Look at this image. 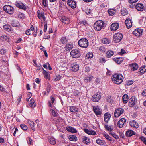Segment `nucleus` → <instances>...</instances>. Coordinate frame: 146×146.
<instances>
[{
	"instance_id": "f257e3e1",
	"label": "nucleus",
	"mask_w": 146,
	"mask_h": 146,
	"mask_svg": "<svg viewBox=\"0 0 146 146\" xmlns=\"http://www.w3.org/2000/svg\"><path fill=\"white\" fill-rule=\"evenodd\" d=\"M123 76L120 74H114L112 76V81L117 84H121L123 81Z\"/></svg>"
},
{
	"instance_id": "f03ea898",
	"label": "nucleus",
	"mask_w": 146,
	"mask_h": 146,
	"mask_svg": "<svg viewBox=\"0 0 146 146\" xmlns=\"http://www.w3.org/2000/svg\"><path fill=\"white\" fill-rule=\"evenodd\" d=\"M105 25L104 22L101 20L97 21L94 25V27L95 30L100 31L103 28Z\"/></svg>"
},
{
	"instance_id": "7ed1b4c3",
	"label": "nucleus",
	"mask_w": 146,
	"mask_h": 146,
	"mask_svg": "<svg viewBox=\"0 0 146 146\" xmlns=\"http://www.w3.org/2000/svg\"><path fill=\"white\" fill-rule=\"evenodd\" d=\"M79 45L82 47L86 48L88 45V42L87 39L85 38L80 39L78 41Z\"/></svg>"
},
{
	"instance_id": "20e7f679",
	"label": "nucleus",
	"mask_w": 146,
	"mask_h": 146,
	"mask_svg": "<svg viewBox=\"0 0 146 146\" xmlns=\"http://www.w3.org/2000/svg\"><path fill=\"white\" fill-rule=\"evenodd\" d=\"M70 55L74 58H78L81 56L80 50L77 49H74L70 52Z\"/></svg>"
},
{
	"instance_id": "39448f33",
	"label": "nucleus",
	"mask_w": 146,
	"mask_h": 146,
	"mask_svg": "<svg viewBox=\"0 0 146 146\" xmlns=\"http://www.w3.org/2000/svg\"><path fill=\"white\" fill-rule=\"evenodd\" d=\"M3 9L7 13L10 14H12L14 12L13 7L9 5H5L3 7Z\"/></svg>"
},
{
	"instance_id": "423d86ee",
	"label": "nucleus",
	"mask_w": 146,
	"mask_h": 146,
	"mask_svg": "<svg viewBox=\"0 0 146 146\" xmlns=\"http://www.w3.org/2000/svg\"><path fill=\"white\" fill-rule=\"evenodd\" d=\"M122 38V34L120 33H117L114 35L113 40L115 43H118L121 40Z\"/></svg>"
},
{
	"instance_id": "0eeeda50",
	"label": "nucleus",
	"mask_w": 146,
	"mask_h": 146,
	"mask_svg": "<svg viewBox=\"0 0 146 146\" xmlns=\"http://www.w3.org/2000/svg\"><path fill=\"white\" fill-rule=\"evenodd\" d=\"M137 102V98L134 96H132L129 100V105L130 107H133L135 105Z\"/></svg>"
},
{
	"instance_id": "6e6552de",
	"label": "nucleus",
	"mask_w": 146,
	"mask_h": 146,
	"mask_svg": "<svg viewBox=\"0 0 146 146\" xmlns=\"http://www.w3.org/2000/svg\"><path fill=\"white\" fill-rule=\"evenodd\" d=\"M124 112L123 109L119 108H117L114 112V116L115 117H118L123 114Z\"/></svg>"
},
{
	"instance_id": "1a4fd4ad",
	"label": "nucleus",
	"mask_w": 146,
	"mask_h": 146,
	"mask_svg": "<svg viewBox=\"0 0 146 146\" xmlns=\"http://www.w3.org/2000/svg\"><path fill=\"white\" fill-rule=\"evenodd\" d=\"M93 109L96 115H100L102 114V110L98 106H93Z\"/></svg>"
},
{
	"instance_id": "9d476101",
	"label": "nucleus",
	"mask_w": 146,
	"mask_h": 146,
	"mask_svg": "<svg viewBox=\"0 0 146 146\" xmlns=\"http://www.w3.org/2000/svg\"><path fill=\"white\" fill-rule=\"evenodd\" d=\"M101 97L100 93L99 92H98L92 96V100L93 102H98L100 100Z\"/></svg>"
},
{
	"instance_id": "9b49d317",
	"label": "nucleus",
	"mask_w": 146,
	"mask_h": 146,
	"mask_svg": "<svg viewBox=\"0 0 146 146\" xmlns=\"http://www.w3.org/2000/svg\"><path fill=\"white\" fill-rule=\"evenodd\" d=\"M143 31L142 29H137L133 31V33L135 35L139 37L142 35Z\"/></svg>"
},
{
	"instance_id": "f8f14e48",
	"label": "nucleus",
	"mask_w": 146,
	"mask_h": 146,
	"mask_svg": "<svg viewBox=\"0 0 146 146\" xmlns=\"http://www.w3.org/2000/svg\"><path fill=\"white\" fill-rule=\"evenodd\" d=\"M61 21L65 24H68L70 23V20L67 17L63 16L60 17Z\"/></svg>"
},
{
	"instance_id": "ddd939ff",
	"label": "nucleus",
	"mask_w": 146,
	"mask_h": 146,
	"mask_svg": "<svg viewBox=\"0 0 146 146\" xmlns=\"http://www.w3.org/2000/svg\"><path fill=\"white\" fill-rule=\"evenodd\" d=\"M126 120L124 118H121L117 123V126L119 128H122L126 122Z\"/></svg>"
},
{
	"instance_id": "4468645a",
	"label": "nucleus",
	"mask_w": 146,
	"mask_h": 146,
	"mask_svg": "<svg viewBox=\"0 0 146 146\" xmlns=\"http://www.w3.org/2000/svg\"><path fill=\"white\" fill-rule=\"evenodd\" d=\"M15 5L16 6L20 9L25 10L26 9V7L23 3L20 2H16L15 3Z\"/></svg>"
},
{
	"instance_id": "2eb2a0df",
	"label": "nucleus",
	"mask_w": 146,
	"mask_h": 146,
	"mask_svg": "<svg viewBox=\"0 0 146 146\" xmlns=\"http://www.w3.org/2000/svg\"><path fill=\"white\" fill-rule=\"evenodd\" d=\"M119 25V24L117 23H113L110 26L111 30L112 31L116 30L118 28Z\"/></svg>"
},
{
	"instance_id": "dca6fc26",
	"label": "nucleus",
	"mask_w": 146,
	"mask_h": 146,
	"mask_svg": "<svg viewBox=\"0 0 146 146\" xmlns=\"http://www.w3.org/2000/svg\"><path fill=\"white\" fill-rule=\"evenodd\" d=\"M37 14H38V17L39 19L45 20V17L44 16V14L43 12H40V10L37 11Z\"/></svg>"
},
{
	"instance_id": "f3484780",
	"label": "nucleus",
	"mask_w": 146,
	"mask_h": 146,
	"mask_svg": "<svg viewBox=\"0 0 146 146\" xmlns=\"http://www.w3.org/2000/svg\"><path fill=\"white\" fill-rule=\"evenodd\" d=\"M68 4L72 8L74 9L76 7V3L75 1L72 0H68Z\"/></svg>"
},
{
	"instance_id": "a211bd4d",
	"label": "nucleus",
	"mask_w": 146,
	"mask_h": 146,
	"mask_svg": "<svg viewBox=\"0 0 146 146\" xmlns=\"http://www.w3.org/2000/svg\"><path fill=\"white\" fill-rule=\"evenodd\" d=\"M136 9L138 11H142L144 9V6L141 3H138L135 6Z\"/></svg>"
},
{
	"instance_id": "6ab92c4d",
	"label": "nucleus",
	"mask_w": 146,
	"mask_h": 146,
	"mask_svg": "<svg viewBox=\"0 0 146 146\" xmlns=\"http://www.w3.org/2000/svg\"><path fill=\"white\" fill-rule=\"evenodd\" d=\"M125 23L127 28H130L131 27L132 23L130 19H127L125 21Z\"/></svg>"
},
{
	"instance_id": "aec40b11",
	"label": "nucleus",
	"mask_w": 146,
	"mask_h": 146,
	"mask_svg": "<svg viewBox=\"0 0 146 146\" xmlns=\"http://www.w3.org/2000/svg\"><path fill=\"white\" fill-rule=\"evenodd\" d=\"M72 69L74 72H76L79 70V66L76 63H74L71 65Z\"/></svg>"
},
{
	"instance_id": "412c9836",
	"label": "nucleus",
	"mask_w": 146,
	"mask_h": 146,
	"mask_svg": "<svg viewBox=\"0 0 146 146\" xmlns=\"http://www.w3.org/2000/svg\"><path fill=\"white\" fill-rule=\"evenodd\" d=\"M3 27L5 30L8 32H13V30L12 29L11 26L8 24H6L3 25Z\"/></svg>"
},
{
	"instance_id": "4be33fe9",
	"label": "nucleus",
	"mask_w": 146,
	"mask_h": 146,
	"mask_svg": "<svg viewBox=\"0 0 146 146\" xmlns=\"http://www.w3.org/2000/svg\"><path fill=\"white\" fill-rule=\"evenodd\" d=\"M11 24L12 26L15 27H19L21 26L19 22L17 20H12L11 21Z\"/></svg>"
},
{
	"instance_id": "5701e85b",
	"label": "nucleus",
	"mask_w": 146,
	"mask_h": 146,
	"mask_svg": "<svg viewBox=\"0 0 146 146\" xmlns=\"http://www.w3.org/2000/svg\"><path fill=\"white\" fill-rule=\"evenodd\" d=\"M129 66L131 68L132 71L137 70L138 68V66L136 63H133L129 64Z\"/></svg>"
},
{
	"instance_id": "b1692460",
	"label": "nucleus",
	"mask_w": 146,
	"mask_h": 146,
	"mask_svg": "<svg viewBox=\"0 0 146 146\" xmlns=\"http://www.w3.org/2000/svg\"><path fill=\"white\" fill-rule=\"evenodd\" d=\"M110 117L111 115L109 113H105L104 116V120L105 121L106 123H108Z\"/></svg>"
},
{
	"instance_id": "393cba45",
	"label": "nucleus",
	"mask_w": 146,
	"mask_h": 146,
	"mask_svg": "<svg viewBox=\"0 0 146 146\" xmlns=\"http://www.w3.org/2000/svg\"><path fill=\"white\" fill-rule=\"evenodd\" d=\"M84 132L89 135H95L96 134V132L93 130H89L87 129H84Z\"/></svg>"
},
{
	"instance_id": "a878e982",
	"label": "nucleus",
	"mask_w": 146,
	"mask_h": 146,
	"mask_svg": "<svg viewBox=\"0 0 146 146\" xmlns=\"http://www.w3.org/2000/svg\"><path fill=\"white\" fill-rule=\"evenodd\" d=\"M130 124L131 127H135L136 128H137L139 127L138 123L134 120L131 121L130 122Z\"/></svg>"
},
{
	"instance_id": "bb28decb",
	"label": "nucleus",
	"mask_w": 146,
	"mask_h": 146,
	"mask_svg": "<svg viewBox=\"0 0 146 146\" xmlns=\"http://www.w3.org/2000/svg\"><path fill=\"white\" fill-rule=\"evenodd\" d=\"M82 139L83 142L84 144L89 145L90 143V139L86 137H83Z\"/></svg>"
},
{
	"instance_id": "cd10ccee",
	"label": "nucleus",
	"mask_w": 146,
	"mask_h": 146,
	"mask_svg": "<svg viewBox=\"0 0 146 146\" xmlns=\"http://www.w3.org/2000/svg\"><path fill=\"white\" fill-rule=\"evenodd\" d=\"M135 133L133 131L131 130H128L126 132L125 135L126 136L130 137L134 135Z\"/></svg>"
},
{
	"instance_id": "c85d7f7f",
	"label": "nucleus",
	"mask_w": 146,
	"mask_h": 146,
	"mask_svg": "<svg viewBox=\"0 0 146 146\" xmlns=\"http://www.w3.org/2000/svg\"><path fill=\"white\" fill-rule=\"evenodd\" d=\"M28 123L30 125L32 130L33 131H35V129L34 127L35 123L33 121L29 120H28Z\"/></svg>"
},
{
	"instance_id": "c756f323",
	"label": "nucleus",
	"mask_w": 146,
	"mask_h": 146,
	"mask_svg": "<svg viewBox=\"0 0 146 146\" xmlns=\"http://www.w3.org/2000/svg\"><path fill=\"white\" fill-rule=\"evenodd\" d=\"M129 99L128 96L126 94H124L122 97V100L124 103H126Z\"/></svg>"
},
{
	"instance_id": "7c9ffc66",
	"label": "nucleus",
	"mask_w": 146,
	"mask_h": 146,
	"mask_svg": "<svg viewBox=\"0 0 146 146\" xmlns=\"http://www.w3.org/2000/svg\"><path fill=\"white\" fill-rule=\"evenodd\" d=\"M66 129L68 131L73 133H76L77 131L76 129L71 127H67Z\"/></svg>"
},
{
	"instance_id": "2f4dec72",
	"label": "nucleus",
	"mask_w": 146,
	"mask_h": 146,
	"mask_svg": "<svg viewBox=\"0 0 146 146\" xmlns=\"http://www.w3.org/2000/svg\"><path fill=\"white\" fill-rule=\"evenodd\" d=\"M69 110L72 112H76L78 111V108L74 106L70 107Z\"/></svg>"
},
{
	"instance_id": "473e14b6",
	"label": "nucleus",
	"mask_w": 146,
	"mask_h": 146,
	"mask_svg": "<svg viewBox=\"0 0 146 146\" xmlns=\"http://www.w3.org/2000/svg\"><path fill=\"white\" fill-rule=\"evenodd\" d=\"M48 141L52 145H54L56 143L55 139L53 137H50L48 138Z\"/></svg>"
},
{
	"instance_id": "72a5a7b5",
	"label": "nucleus",
	"mask_w": 146,
	"mask_h": 146,
	"mask_svg": "<svg viewBox=\"0 0 146 146\" xmlns=\"http://www.w3.org/2000/svg\"><path fill=\"white\" fill-rule=\"evenodd\" d=\"M43 73L44 74V75L45 78L46 79H50V74L44 70Z\"/></svg>"
},
{
	"instance_id": "f704fd0d",
	"label": "nucleus",
	"mask_w": 146,
	"mask_h": 146,
	"mask_svg": "<svg viewBox=\"0 0 146 146\" xmlns=\"http://www.w3.org/2000/svg\"><path fill=\"white\" fill-rule=\"evenodd\" d=\"M102 42L104 44H107L110 42V40L106 38H103L102 40Z\"/></svg>"
},
{
	"instance_id": "c9c22d12",
	"label": "nucleus",
	"mask_w": 146,
	"mask_h": 146,
	"mask_svg": "<svg viewBox=\"0 0 146 146\" xmlns=\"http://www.w3.org/2000/svg\"><path fill=\"white\" fill-rule=\"evenodd\" d=\"M68 41V40L66 37H62L60 39V42L62 44H66Z\"/></svg>"
},
{
	"instance_id": "e433bc0d",
	"label": "nucleus",
	"mask_w": 146,
	"mask_h": 146,
	"mask_svg": "<svg viewBox=\"0 0 146 146\" xmlns=\"http://www.w3.org/2000/svg\"><path fill=\"white\" fill-rule=\"evenodd\" d=\"M51 88V86L48 83L47 84V88L46 89V90L47 92V93H46V92H45L44 93L45 94L47 95L48 94L50 91Z\"/></svg>"
},
{
	"instance_id": "4c0bfd02",
	"label": "nucleus",
	"mask_w": 146,
	"mask_h": 146,
	"mask_svg": "<svg viewBox=\"0 0 146 146\" xmlns=\"http://www.w3.org/2000/svg\"><path fill=\"white\" fill-rule=\"evenodd\" d=\"M139 71L142 74H143L146 72V66H142L139 69Z\"/></svg>"
},
{
	"instance_id": "58836bf2",
	"label": "nucleus",
	"mask_w": 146,
	"mask_h": 146,
	"mask_svg": "<svg viewBox=\"0 0 146 146\" xmlns=\"http://www.w3.org/2000/svg\"><path fill=\"white\" fill-rule=\"evenodd\" d=\"M96 142L99 145H103L106 144V143L104 141L100 139H98L96 140Z\"/></svg>"
},
{
	"instance_id": "ea45409f",
	"label": "nucleus",
	"mask_w": 146,
	"mask_h": 146,
	"mask_svg": "<svg viewBox=\"0 0 146 146\" xmlns=\"http://www.w3.org/2000/svg\"><path fill=\"white\" fill-rule=\"evenodd\" d=\"M69 139L70 141H76L77 140V138L74 135H70L69 137Z\"/></svg>"
},
{
	"instance_id": "a19ab883",
	"label": "nucleus",
	"mask_w": 146,
	"mask_h": 146,
	"mask_svg": "<svg viewBox=\"0 0 146 146\" xmlns=\"http://www.w3.org/2000/svg\"><path fill=\"white\" fill-rule=\"evenodd\" d=\"M104 127L106 130L110 131V132L113 129V128L111 126H108V125H105Z\"/></svg>"
},
{
	"instance_id": "79ce46f5",
	"label": "nucleus",
	"mask_w": 146,
	"mask_h": 146,
	"mask_svg": "<svg viewBox=\"0 0 146 146\" xmlns=\"http://www.w3.org/2000/svg\"><path fill=\"white\" fill-rule=\"evenodd\" d=\"M106 54H107V57H110L113 55L114 53L113 51L109 50L107 52Z\"/></svg>"
},
{
	"instance_id": "37998d69",
	"label": "nucleus",
	"mask_w": 146,
	"mask_h": 146,
	"mask_svg": "<svg viewBox=\"0 0 146 146\" xmlns=\"http://www.w3.org/2000/svg\"><path fill=\"white\" fill-rule=\"evenodd\" d=\"M30 106L33 107H35L36 106L35 103V101L34 100L32 99H31L30 100Z\"/></svg>"
},
{
	"instance_id": "c03bdc74",
	"label": "nucleus",
	"mask_w": 146,
	"mask_h": 146,
	"mask_svg": "<svg viewBox=\"0 0 146 146\" xmlns=\"http://www.w3.org/2000/svg\"><path fill=\"white\" fill-rule=\"evenodd\" d=\"M93 78V76H92L87 77L85 78L84 81L86 82H90L92 80Z\"/></svg>"
},
{
	"instance_id": "a18cd8bd",
	"label": "nucleus",
	"mask_w": 146,
	"mask_h": 146,
	"mask_svg": "<svg viewBox=\"0 0 146 146\" xmlns=\"http://www.w3.org/2000/svg\"><path fill=\"white\" fill-rule=\"evenodd\" d=\"M73 47V45L70 44H67L66 45V48L67 50H70L72 49Z\"/></svg>"
},
{
	"instance_id": "49530a36",
	"label": "nucleus",
	"mask_w": 146,
	"mask_h": 146,
	"mask_svg": "<svg viewBox=\"0 0 146 146\" xmlns=\"http://www.w3.org/2000/svg\"><path fill=\"white\" fill-rule=\"evenodd\" d=\"M108 12L110 15L112 16L115 13V11L113 9H110L108 10Z\"/></svg>"
},
{
	"instance_id": "de8ad7c7",
	"label": "nucleus",
	"mask_w": 146,
	"mask_h": 146,
	"mask_svg": "<svg viewBox=\"0 0 146 146\" xmlns=\"http://www.w3.org/2000/svg\"><path fill=\"white\" fill-rule=\"evenodd\" d=\"M93 54L92 53L89 52L86 54V58L87 59L92 58L93 57Z\"/></svg>"
},
{
	"instance_id": "09e8293b",
	"label": "nucleus",
	"mask_w": 146,
	"mask_h": 146,
	"mask_svg": "<svg viewBox=\"0 0 146 146\" xmlns=\"http://www.w3.org/2000/svg\"><path fill=\"white\" fill-rule=\"evenodd\" d=\"M55 99L54 97H51V101H49L48 102V106L50 107H52L53 106V105H52L51 104V102L52 103H53L54 102Z\"/></svg>"
},
{
	"instance_id": "8fccbe9b",
	"label": "nucleus",
	"mask_w": 146,
	"mask_h": 146,
	"mask_svg": "<svg viewBox=\"0 0 146 146\" xmlns=\"http://www.w3.org/2000/svg\"><path fill=\"white\" fill-rule=\"evenodd\" d=\"M103 135L108 140L110 141H112L111 137H110V136L108 134L104 133Z\"/></svg>"
},
{
	"instance_id": "3c124183",
	"label": "nucleus",
	"mask_w": 146,
	"mask_h": 146,
	"mask_svg": "<svg viewBox=\"0 0 146 146\" xmlns=\"http://www.w3.org/2000/svg\"><path fill=\"white\" fill-rule=\"evenodd\" d=\"M110 133L112 135L115 139H119V137L118 135H116L112 132H111Z\"/></svg>"
},
{
	"instance_id": "603ef678",
	"label": "nucleus",
	"mask_w": 146,
	"mask_h": 146,
	"mask_svg": "<svg viewBox=\"0 0 146 146\" xmlns=\"http://www.w3.org/2000/svg\"><path fill=\"white\" fill-rule=\"evenodd\" d=\"M21 128L24 130H26L27 129V126L24 124H21L20 125Z\"/></svg>"
},
{
	"instance_id": "864d4df0",
	"label": "nucleus",
	"mask_w": 146,
	"mask_h": 146,
	"mask_svg": "<svg viewBox=\"0 0 146 146\" xmlns=\"http://www.w3.org/2000/svg\"><path fill=\"white\" fill-rule=\"evenodd\" d=\"M80 29L81 31H84L86 29L85 25H82L80 26Z\"/></svg>"
},
{
	"instance_id": "5fc2aeb1",
	"label": "nucleus",
	"mask_w": 146,
	"mask_h": 146,
	"mask_svg": "<svg viewBox=\"0 0 146 146\" xmlns=\"http://www.w3.org/2000/svg\"><path fill=\"white\" fill-rule=\"evenodd\" d=\"M140 139L143 142V143L146 145V138L143 136H141Z\"/></svg>"
},
{
	"instance_id": "6e6d98bb",
	"label": "nucleus",
	"mask_w": 146,
	"mask_h": 146,
	"mask_svg": "<svg viewBox=\"0 0 146 146\" xmlns=\"http://www.w3.org/2000/svg\"><path fill=\"white\" fill-rule=\"evenodd\" d=\"M27 142L29 145L31 144L32 140L30 137H27Z\"/></svg>"
},
{
	"instance_id": "4d7b16f0",
	"label": "nucleus",
	"mask_w": 146,
	"mask_h": 146,
	"mask_svg": "<svg viewBox=\"0 0 146 146\" xmlns=\"http://www.w3.org/2000/svg\"><path fill=\"white\" fill-rule=\"evenodd\" d=\"M42 4L45 7H47L48 5L47 0H43Z\"/></svg>"
},
{
	"instance_id": "13d9d810",
	"label": "nucleus",
	"mask_w": 146,
	"mask_h": 146,
	"mask_svg": "<svg viewBox=\"0 0 146 146\" xmlns=\"http://www.w3.org/2000/svg\"><path fill=\"white\" fill-rule=\"evenodd\" d=\"M99 50L100 51L103 52L106 51V49L103 46H101L99 48Z\"/></svg>"
},
{
	"instance_id": "bf43d9fd",
	"label": "nucleus",
	"mask_w": 146,
	"mask_h": 146,
	"mask_svg": "<svg viewBox=\"0 0 146 146\" xmlns=\"http://www.w3.org/2000/svg\"><path fill=\"white\" fill-rule=\"evenodd\" d=\"M18 17L19 18H22L24 17V15L21 13H19L17 14Z\"/></svg>"
},
{
	"instance_id": "052dcab7",
	"label": "nucleus",
	"mask_w": 146,
	"mask_h": 146,
	"mask_svg": "<svg viewBox=\"0 0 146 146\" xmlns=\"http://www.w3.org/2000/svg\"><path fill=\"white\" fill-rule=\"evenodd\" d=\"M133 83V82L132 80H128L127 82V84L128 85H131Z\"/></svg>"
},
{
	"instance_id": "680f3d73",
	"label": "nucleus",
	"mask_w": 146,
	"mask_h": 146,
	"mask_svg": "<svg viewBox=\"0 0 146 146\" xmlns=\"http://www.w3.org/2000/svg\"><path fill=\"white\" fill-rule=\"evenodd\" d=\"M100 62L102 63L105 61V59L103 58H100L99 59Z\"/></svg>"
},
{
	"instance_id": "e2e57ef3",
	"label": "nucleus",
	"mask_w": 146,
	"mask_h": 146,
	"mask_svg": "<svg viewBox=\"0 0 146 146\" xmlns=\"http://www.w3.org/2000/svg\"><path fill=\"white\" fill-rule=\"evenodd\" d=\"M138 0H129V2L130 3L133 4L137 2Z\"/></svg>"
},
{
	"instance_id": "0e129e2a",
	"label": "nucleus",
	"mask_w": 146,
	"mask_h": 146,
	"mask_svg": "<svg viewBox=\"0 0 146 146\" xmlns=\"http://www.w3.org/2000/svg\"><path fill=\"white\" fill-rule=\"evenodd\" d=\"M31 30L30 29H27L25 31V34L27 35H30L31 34Z\"/></svg>"
},
{
	"instance_id": "69168bd1",
	"label": "nucleus",
	"mask_w": 146,
	"mask_h": 146,
	"mask_svg": "<svg viewBox=\"0 0 146 146\" xmlns=\"http://www.w3.org/2000/svg\"><path fill=\"white\" fill-rule=\"evenodd\" d=\"M1 53L2 54H4L6 52V50L4 49H2L0 51Z\"/></svg>"
},
{
	"instance_id": "338daca9",
	"label": "nucleus",
	"mask_w": 146,
	"mask_h": 146,
	"mask_svg": "<svg viewBox=\"0 0 146 146\" xmlns=\"http://www.w3.org/2000/svg\"><path fill=\"white\" fill-rule=\"evenodd\" d=\"M51 113L52 114V115L54 117H55L57 116V114L54 110H52Z\"/></svg>"
},
{
	"instance_id": "774afa93",
	"label": "nucleus",
	"mask_w": 146,
	"mask_h": 146,
	"mask_svg": "<svg viewBox=\"0 0 146 146\" xmlns=\"http://www.w3.org/2000/svg\"><path fill=\"white\" fill-rule=\"evenodd\" d=\"M80 24L81 25H85L87 24V22L85 20H84L83 21H80Z\"/></svg>"
}]
</instances>
